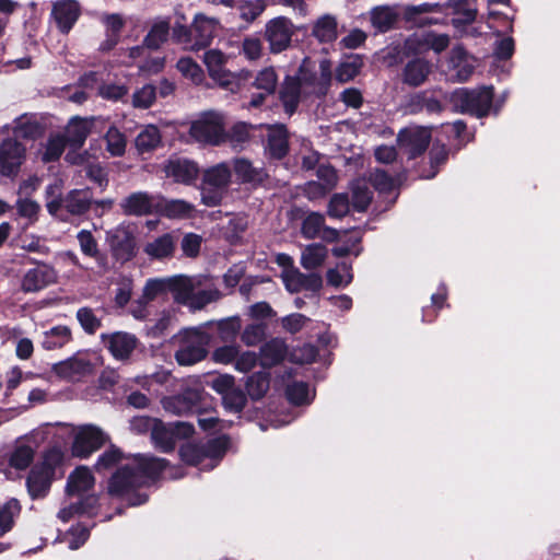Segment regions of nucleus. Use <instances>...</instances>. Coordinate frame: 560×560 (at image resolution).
I'll return each mask as SVG.
<instances>
[{"label": "nucleus", "instance_id": "obj_52", "mask_svg": "<svg viewBox=\"0 0 560 560\" xmlns=\"http://www.w3.org/2000/svg\"><path fill=\"white\" fill-rule=\"evenodd\" d=\"M162 405L166 412L176 416H183L192 410V402L183 395L164 398Z\"/></svg>", "mask_w": 560, "mask_h": 560}, {"label": "nucleus", "instance_id": "obj_60", "mask_svg": "<svg viewBox=\"0 0 560 560\" xmlns=\"http://www.w3.org/2000/svg\"><path fill=\"white\" fill-rule=\"evenodd\" d=\"M156 97V90L151 84H145L141 89L135 91L132 95V105L136 108H149L152 106Z\"/></svg>", "mask_w": 560, "mask_h": 560}, {"label": "nucleus", "instance_id": "obj_15", "mask_svg": "<svg viewBox=\"0 0 560 560\" xmlns=\"http://www.w3.org/2000/svg\"><path fill=\"white\" fill-rule=\"evenodd\" d=\"M93 363L85 354H75L52 365V372L69 382L80 381L93 372Z\"/></svg>", "mask_w": 560, "mask_h": 560}, {"label": "nucleus", "instance_id": "obj_62", "mask_svg": "<svg viewBox=\"0 0 560 560\" xmlns=\"http://www.w3.org/2000/svg\"><path fill=\"white\" fill-rule=\"evenodd\" d=\"M168 291V278L165 279H151L144 288L140 302L149 303L154 300L160 293Z\"/></svg>", "mask_w": 560, "mask_h": 560}, {"label": "nucleus", "instance_id": "obj_19", "mask_svg": "<svg viewBox=\"0 0 560 560\" xmlns=\"http://www.w3.org/2000/svg\"><path fill=\"white\" fill-rule=\"evenodd\" d=\"M158 199L145 191H136L121 200L120 208L127 215H145L156 211Z\"/></svg>", "mask_w": 560, "mask_h": 560}, {"label": "nucleus", "instance_id": "obj_56", "mask_svg": "<svg viewBox=\"0 0 560 560\" xmlns=\"http://www.w3.org/2000/svg\"><path fill=\"white\" fill-rule=\"evenodd\" d=\"M246 388L253 399L261 398L269 388V380L265 373H256L248 377Z\"/></svg>", "mask_w": 560, "mask_h": 560}, {"label": "nucleus", "instance_id": "obj_64", "mask_svg": "<svg viewBox=\"0 0 560 560\" xmlns=\"http://www.w3.org/2000/svg\"><path fill=\"white\" fill-rule=\"evenodd\" d=\"M350 211V202L347 194H336L330 199L328 213L334 218H342Z\"/></svg>", "mask_w": 560, "mask_h": 560}, {"label": "nucleus", "instance_id": "obj_41", "mask_svg": "<svg viewBox=\"0 0 560 560\" xmlns=\"http://www.w3.org/2000/svg\"><path fill=\"white\" fill-rule=\"evenodd\" d=\"M231 180V171L228 164L220 163L208 168L203 174V185H212L225 190Z\"/></svg>", "mask_w": 560, "mask_h": 560}, {"label": "nucleus", "instance_id": "obj_47", "mask_svg": "<svg viewBox=\"0 0 560 560\" xmlns=\"http://www.w3.org/2000/svg\"><path fill=\"white\" fill-rule=\"evenodd\" d=\"M106 150L112 156L124 155L127 147V140L125 135L118 130L115 126L108 128L105 133Z\"/></svg>", "mask_w": 560, "mask_h": 560}, {"label": "nucleus", "instance_id": "obj_26", "mask_svg": "<svg viewBox=\"0 0 560 560\" xmlns=\"http://www.w3.org/2000/svg\"><path fill=\"white\" fill-rule=\"evenodd\" d=\"M371 24L377 33H387L394 30L399 21L400 14L389 5H378L371 10Z\"/></svg>", "mask_w": 560, "mask_h": 560}, {"label": "nucleus", "instance_id": "obj_31", "mask_svg": "<svg viewBox=\"0 0 560 560\" xmlns=\"http://www.w3.org/2000/svg\"><path fill=\"white\" fill-rule=\"evenodd\" d=\"M175 249V241L171 234H163L153 241L148 242L143 252L152 259H164L171 257Z\"/></svg>", "mask_w": 560, "mask_h": 560}, {"label": "nucleus", "instance_id": "obj_24", "mask_svg": "<svg viewBox=\"0 0 560 560\" xmlns=\"http://www.w3.org/2000/svg\"><path fill=\"white\" fill-rule=\"evenodd\" d=\"M325 218L323 214L313 212L308 214L302 223V235L312 240L322 237L326 241H332L337 237V231L324 226Z\"/></svg>", "mask_w": 560, "mask_h": 560}, {"label": "nucleus", "instance_id": "obj_13", "mask_svg": "<svg viewBox=\"0 0 560 560\" xmlns=\"http://www.w3.org/2000/svg\"><path fill=\"white\" fill-rule=\"evenodd\" d=\"M219 30L220 22L218 19L203 13L196 14L190 26V37L194 40L191 49L198 50L209 46L218 35Z\"/></svg>", "mask_w": 560, "mask_h": 560}, {"label": "nucleus", "instance_id": "obj_58", "mask_svg": "<svg viewBox=\"0 0 560 560\" xmlns=\"http://www.w3.org/2000/svg\"><path fill=\"white\" fill-rule=\"evenodd\" d=\"M369 180L381 194H389L394 189V179L385 170L375 168L371 172Z\"/></svg>", "mask_w": 560, "mask_h": 560}, {"label": "nucleus", "instance_id": "obj_9", "mask_svg": "<svg viewBox=\"0 0 560 560\" xmlns=\"http://www.w3.org/2000/svg\"><path fill=\"white\" fill-rule=\"evenodd\" d=\"M107 440V434L101 428L93 424L81 425L74 433L72 454L78 457H88Z\"/></svg>", "mask_w": 560, "mask_h": 560}, {"label": "nucleus", "instance_id": "obj_43", "mask_svg": "<svg viewBox=\"0 0 560 560\" xmlns=\"http://www.w3.org/2000/svg\"><path fill=\"white\" fill-rule=\"evenodd\" d=\"M151 439L154 445L163 452H170L174 448V432L171 427H166L161 421L155 424Z\"/></svg>", "mask_w": 560, "mask_h": 560}, {"label": "nucleus", "instance_id": "obj_8", "mask_svg": "<svg viewBox=\"0 0 560 560\" xmlns=\"http://www.w3.org/2000/svg\"><path fill=\"white\" fill-rule=\"evenodd\" d=\"M295 27L287 16H277L265 25L264 36L271 54H280L287 50L292 43Z\"/></svg>", "mask_w": 560, "mask_h": 560}, {"label": "nucleus", "instance_id": "obj_5", "mask_svg": "<svg viewBox=\"0 0 560 560\" xmlns=\"http://www.w3.org/2000/svg\"><path fill=\"white\" fill-rule=\"evenodd\" d=\"M190 137L197 142L218 145L225 142L224 116L215 110L200 114L189 127Z\"/></svg>", "mask_w": 560, "mask_h": 560}, {"label": "nucleus", "instance_id": "obj_30", "mask_svg": "<svg viewBox=\"0 0 560 560\" xmlns=\"http://www.w3.org/2000/svg\"><path fill=\"white\" fill-rule=\"evenodd\" d=\"M162 143V135L155 125L144 126L135 139V147L139 153H149Z\"/></svg>", "mask_w": 560, "mask_h": 560}, {"label": "nucleus", "instance_id": "obj_40", "mask_svg": "<svg viewBox=\"0 0 560 560\" xmlns=\"http://www.w3.org/2000/svg\"><path fill=\"white\" fill-rule=\"evenodd\" d=\"M234 172L236 176L245 183H260L267 176L264 168L255 167L245 159L234 161Z\"/></svg>", "mask_w": 560, "mask_h": 560}, {"label": "nucleus", "instance_id": "obj_61", "mask_svg": "<svg viewBox=\"0 0 560 560\" xmlns=\"http://www.w3.org/2000/svg\"><path fill=\"white\" fill-rule=\"evenodd\" d=\"M281 278L288 291L292 293L303 291L306 275L302 273L299 269L289 268L288 270H282Z\"/></svg>", "mask_w": 560, "mask_h": 560}, {"label": "nucleus", "instance_id": "obj_10", "mask_svg": "<svg viewBox=\"0 0 560 560\" xmlns=\"http://www.w3.org/2000/svg\"><path fill=\"white\" fill-rule=\"evenodd\" d=\"M106 241L113 253V256L126 262L136 255V238L132 229L129 225H118L107 232Z\"/></svg>", "mask_w": 560, "mask_h": 560}, {"label": "nucleus", "instance_id": "obj_39", "mask_svg": "<svg viewBox=\"0 0 560 560\" xmlns=\"http://www.w3.org/2000/svg\"><path fill=\"white\" fill-rule=\"evenodd\" d=\"M287 354V347L285 343L280 339H272L266 345L262 346L260 350V363L262 366H271L280 361L283 360V358Z\"/></svg>", "mask_w": 560, "mask_h": 560}, {"label": "nucleus", "instance_id": "obj_32", "mask_svg": "<svg viewBox=\"0 0 560 560\" xmlns=\"http://www.w3.org/2000/svg\"><path fill=\"white\" fill-rule=\"evenodd\" d=\"M21 512V505L16 499H10L0 504V537L10 532L13 527L14 517ZM9 548V545L0 542V552Z\"/></svg>", "mask_w": 560, "mask_h": 560}, {"label": "nucleus", "instance_id": "obj_55", "mask_svg": "<svg viewBox=\"0 0 560 560\" xmlns=\"http://www.w3.org/2000/svg\"><path fill=\"white\" fill-rule=\"evenodd\" d=\"M221 296L218 289L209 287L205 289L198 288L195 290L194 295L191 296L189 307L192 310H200L207 304L219 300Z\"/></svg>", "mask_w": 560, "mask_h": 560}, {"label": "nucleus", "instance_id": "obj_37", "mask_svg": "<svg viewBox=\"0 0 560 560\" xmlns=\"http://www.w3.org/2000/svg\"><path fill=\"white\" fill-rule=\"evenodd\" d=\"M409 108L411 113H419L422 110L429 114L440 113L443 109L442 103L428 91L416 93L410 97Z\"/></svg>", "mask_w": 560, "mask_h": 560}, {"label": "nucleus", "instance_id": "obj_48", "mask_svg": "<svg viewBox=\"0 0 560 560\" xmlns=\"http://www.w3.org/2000/svg\"><path fill=\"white\" fill-rule=\"evenodd\" d=\"M177 70L194 84H201L205 80V73L201 67L191 58H180L176 63Z\"/></svg>", "mask_w": 560, "mask_h": 560}, {"label": "nucleus", "instance_id": "obj_3", "mask_svg": "<svg viewBox=\"0 0 560 560\" xmlns=\"http://www.w3.org/2000/svg\"><path fill=\"white\" fill-rule=\"evenodd\" d=\"M494 97V88H459L451 93L450 103L455 112L482 118L489 115Z\"/></svg>", "mask_w": 560, "mask_h": 560}, {"label": "nucleus", "instance_id": "obj_1", "mask_svg": "<svg viewBox=\"0 0 560 560\" xmlns=\"http://www.w3.org/2000/svg\"><path fill=\"white\" fill-rule=\"evenodd\" d=\"M120 464V468L114 474L109 481L108 491L112 494L122 495L130 490L141 487L166 469V462L162 458L132 455L124 457L116 447H110L97 459L95 468L101 470L110 469Z\"/></svg>", "mask_w": 560, "mask_h": 560}, {"label": "nucleus", "instance_id": "obj_33", "mask_svg": "<svg viewBox=\"0 0 560 560\" xmlns=\"http://www.w3.org/2000/svg\"><path fill=\"white\" fill-rule=\"evenodd\" d=\"M312 35L320 43H330L337 38V20L330 14L319 16L313 24Z\"/></svg>", "mask_w": 560, "mask_h": 560}, {"label": "nucleus", "instance_id": "obj_57", "mask_svg": "<svg viewBox=\"0 0 560 560\" xmlns=\"http://www.w3.org/2000/svg\"><path fill=\"white\" fill-rule=\"evenodd\" d=\"M246 401V395L238 387H234L222 398L224 409L232 413H240L244 409Z\"/></svg>", "mask_w": 560, "mask_h": 560}, {"label": "nucleus", "instance_id": "obj_34", "mask_svg": "<svg viewBox=\"0 0 560 560\" xmlns=\"http://www.w3.org/2000/svg\"><path fill=\"white\" fill-rule=\"evenodd\" d=\"M72 338L71 329L68 326L58 325L43 334L42 346L46 350L62 348Z\"/></svg>", "mask_w": 560, "mask_h": 560}, {"label": "nucleus", "instance_id": "obj_54", "mask_svg": "<svg viewBox=\"0 0 560 560\" xmlns=\"http://www.w3.org/2000/svg\"><path fill=\"white\" fill-rule=\"evenodd\" d=\"M373 192L366 186L352 182V210L363 212L371 205Z\"/></svg>", "mask_w": 560, "mask_h": 560}, {"label": "nucleus", "instance_id": "obj_44", "mask_svg": "<svg viewBox=\"0 0 560 560\" xmlns=\"http://www.w3.org/2000/svg\"><path fill=\"white\" fill-rule=\"evenodd\" d=\"M240 54L247 61H257L264 55V45L261 39L255 35L245 36L240 44Z\"/></svg>", "mask_w": 560, "mask_h": 560}, {"label": "nucleus", "instance_id": "obj_29", "mask_svg": "<svg viewBox=\"0 0 560 560\" xmlns=\"http://www.w3.org/2000/svg\"><path fill=\"white\" fill-rule=\"evenodd\" d=\"M95 479L91 470L85 466L75 468L68 477V494H79L90 490L94 486Z\"/></svg>", "mask_w": 560, "mask_h": 560}, {"label": "nucleus", "instance_id": "obj_16", "mask_svg": "<svg viewBox=\"0 0 560 560\" xmlns=\"http://www.w3.org/2000/svg\"><path fill=\"white\" fill-rule=\"evenodd\" d=\"M101 338L116 360H127L137 347V338L129 332L103 334Z\"/></svg>", "mask_w": 560, "mask_h": 560}, {"label": "nucleus", "instance_id": "obj_51", "mask_svg": "<svg viewBox=\"0 0 560 560\" xmlns=\"http://www.w3.org/2000/svg\"><path fill=\"white\" fill-rule=\"evenodd\" d=\"M66 143L67 140L63 137V135H51L45 145L44 152L42 154V160L44 162H51L58 160L65 150Z\"/></svg>", "mask_w": 560, "mask_h": 560}, {"label": "nucleus", "instance_id": "obj_4", "mask_svg": "<svg viewBox=\"0 0 560 560\" xmlns=\"http://www.w3.org/2000/svg\"><path fill=\"white\" fill-rule=\"evenodd\" d=\"M179 348L175 359L179 365H192L203 360L208 353L210 337L199 328H186L175 336Z\"/></svg>", "mask_w": 560, "mask_h": 560}, {"label": "nucleus", "instance_id": "obj_63", "mask_svg": "<svg viewBox=\"0 0 560 560\" xmlns=\"http://www.w3.org/2000/svg\"><path fill=\"white\" fill-rule=\"evenodd\" d=\"M34 457L33 448L28 445L18 446L10 456V465L16 469H25Z\"/></svg>", "mask_w": 560, "mask_h": 560}, {"label": "nucleus", "instance_id": "obj_35", "mask_svg": "<svg viewBox=\"0 0 560 560\" xmlns=\"http://www.w3.org/2000/svg\"><path fill=\"white\" fill-rule=\"evenodd\" d=\"M102 22L105 25L107 38L101 45L102 50H109L118 43V36L125 25L124 18L118 13L104 14Z\"/></svg>", "mask_w": 560, "mask_h": 560}, {"label": "nucleus", "instance_id": "obj_28", "mask_svg": "<svg viewBox=\"0 0 560 560\" xmlns=\"http://www.w3.org/2000/svg\"><path fill=\"white\" fill-rule=\"evenodd\" d=\"M194 209V205L182 199H158L156 212L170 219L188 218L191 215Z\"/></svg>", "mask_w": 560, "mask_h": 560}, {"label": "nucleus", "instance_id": "obj_2", "mask_svg": "<svg viewBox=\"0 0 560 560\" xmlns=\"http://www.w3.org/2000/svg\"><path fill=\"white\" fill-rule=\"evenodd\" d=\"M330 81L329 63L323 61L319 66V73L311 72L305 65L300 69L296 78H288L281 90V100L285 113L292 115L302 96L323 95Z\"/></svg>", "mask_w": 560, "mask_h": 560}, {"label": "nucleus", "instance_id": "obj_23", "mask_svg": "<svg viewBox=\"0 0 560 560\" xmlns=\"http://www.w3.org/2000/svg\"><path fill=\"white\" fill-rule=\"evenodd\" d=\"M318 182H310L306 186L308 198L314 199L326 195L335 188L338 182L336 171L327 165H320L317 170Z\"/></svg>", "mask_w": 560, "mask_h": 560}, {"label": "nucleus", "instance_id": "obj_38", "mask_svg": "<svg viewBox=\"0 0 560 560\" xmlns=\"http://www.w3.org/2000/svg\"><path fill=\"white\" fill-rule=\"evenodd\" d=\"M327 248L322 244H310L305 246L301 255V265L306 270L320 267L327 258Z\"/></svg>", "mask_w": 560, "mask_h": 560}, {"label": "nucleus", "instance_id": "obj_21", "mask_svg": "<svg viewBox=\"0 0 560 560\" xmlns=\"http://www.w3.org/2000/svg\"><path fill=\"white\" fill-rule=\"evenodd\" d=\"M431 70L432 65L427 59L412 58L402 68L401 81L408 86L418 88L427 81Z\"/></svg>", "mask_w": 560, "mask_h": 560}, {"label": "nucleus", "instance_id": "obj_11", "mask_svg": "<svg viewBox=\"0 0 560 560\" xmlns=\"http://www.w3.org/2000/svg\"><path fill=\"white\" fill-rule=\"evenodd\" d=\"M431 131L424 127L404 128L398 132L399 148L408 155L409 160L421 156L431 142Z\"/></svg>", "mask_w": 560, "mask_h": 560}, {"label": "nucleus", "instance_id": "obj_18", "mask_svg": "<svg viewBox=\"0 0 560 560\" xmlns=\"http://www.w3.org/2000/svg\"><path fill=\"white\" fill-rule=\"evenodd\" d=\"M203 285L201 278L183 275L168 278V291L177 303L189 307L195 290Z\"/></svg>", "mask_w": 560, "mask_h": 560}, {"label": "nucleus", "instance_id": "obj_22", "mask_svg": "<svg viewBox=\"0 0 560 560\" xmlns=\"http://www.w3.org/2000/svg\"><path fill=\"white\" fill-rule=\"evenodd\" d=\"M52 14L59 30L68 33L80 15V7L74 0H59L54 4Z\"/></svg>", "mask_w": 560, "mask_h": 560}, {"label": "nucleus", "instance_id": "obj_17", "mask_svg": "<svg viewBox=\"0 0 560 560\" xmlns=\"http://www.w3.org/2000/svg\"><path fill=\"white\" fill-rule=\"evenodd\" d=\"M163 170L167 177L186 185L195 182L199 175L198 165L194 161L184 158H171L164 164Z\"/></svg>", "mask_w": 560, "mask_h": 560}, {"label": "nucleus", "instance_id": "obj_27", "mask_svg": "<svg viewBox=\"0 0 560 560\" xmlns=\"http://www.w3.org/2000/svg\"><path fill=\"white\" fill-rule=\"evenodd\" d=\"M267 151L275 159H281L288 151V135L283 125L268 127Z\"/></svg>", "mask_w": 560, "mask_h": 560}, {"label": "nucleus", "instance_id": "obj_20", "mask_svg": "<svg viewBox=\"0 0 560 560\" xmlns=\"http://www.w3.org/2000/svg\"><path fill=\"white\" fill-rule=\"evenodd\" d=\"M97 122L96 118L72 117L67 127L63 137L67 143L72 148H81L88 136L93 131Z\"/></svg>", "mask_w": 560, "mask_h": 560}, {"label": "nucleus", "instance_id": "obj_46", "mask_svg": "<svg viewBox=\"0 0 560 560\" xmlns=\"http://www.w3.org/2000/svg\"><path fill=\"white\" fill-rule=\"evenodd\" d=\"M314 396V390L302 382L292 383L287 387V397L294 405H308Z\"/></svg>", "mask_w": 560, "mask_h": 560}, {"label": "nucleus", "instance_id": "obj_12", "mask_svg": "<svg viewBox=\"0 0 560 560\" xmlns=\"http://www.w3.org/2000/svg\"><path fill=\"white\" fill-rule=\"evenodd\" d=\"M26 158L25 147L15 139H3L0 143V174L14 176Z\"/></svg>", "mask_w": 560, "mask_h": 560}, {"label": "nucleus", "instance_id": "obj_14", "mask_svg": "<svg viewBox=\"0 0 560 560\" xmlns=\"http://www.w3.org/2000/svg\"><path fill=\"white\" fill-rule=\"evenodd\" d=\"M56 270L46 264H37L26 270L21 279V290L25 293L38 292L57 281Z\"/></svg>", "mask_w": 560, "mask_h": 560}, {"label": "nucleus", "instance_id": "obj_50", "mask_svg": "<svg viewBox=\"0 0 560 560\" xmlns=\"http://www.w3.org/2000/svg\"><path fill=\"white\" fill-rule=\"evenodd\" d=\"M278 84V74L273 67H266L258 71L253 85L265 92L272 94Z\"/></svg>", "mask_w": 560, "mask_h": 560}, {"label": "nucleus", "instance_id": "obj_45", "mask_svg": "<svg viewBox=\"0 0 560 560\" xmlns=\"http://www.w3.org/2000/svg\"><path fill=\"white\" fill-rule=\"evenodd\" d=\"M18 215L26 220L27 225H32L38 220L40 206L37 201L28 197H19L15 201Z\"/></svg>", "mask_w": 560, "mask_h": 560}, {"label": "nucleus", "instance_id": "obj_59", "mask_svg": "<svg viewBox=\"0 0 560 560\" xmlns=\"http://www.w3.org/2000/svg\"><path fill=\"white\" fill-rule=\"evenodd\" d=\"M77 319L82 329L89 335L95 334L101 327V319L95 315L94 311L89 307L79 308Z\"/></svg>", "mask_w": 560, "mask_h": 560}, {"label": "nucleus", "instance_id": "obj_25", "mask_svg": "<svg viewBox=\"0 0 560 560\" xmlns=\"http://www.w3.org/2000/svg\"><path fill=\"white\" fill-rule=\"evenodd\" d=\"M52 476L49 467H33L26 481L32 499L45 497L50 488Z\"/></svg>", "mask_w": 560, "mask_h": 560}, {"label": "nucleus", "instance_id": "obj_49", "mask_svg": "<svg viewBox=\"0 0 560 560\" xmlns=\"http://www.w3.org/2000/svg\"><path fill=\"white\" fill-rule=\"evenodd\" d=\"M170 23L167 21H159L151 27L149 34L144 38V45L151 49H158L164 44L168 37Z\"/></svg>", "mask_w": 560, "mask_h": 560}, {"label": "nucleus", "instance_id": "obj_6", "mask_svg": "<svg viewBox=\"0 0 560 560\" xmlns=\"http://www.w3.org/2000/svg\"><path fill=\"white\" fill-rule=\"evenodd\" d=\"M228 61L229 56L219 49H209L203 54V63L209 77L220 86L233 91L238 88L241 80L248 79L250 72L245 69L232 72L225 68Z\"/></svg>", "mask_w": 560, "mask_h": 560}, {"label": "nucleus", "instance_id": "obj_42", "mask_svg": "<svg viewBox=\"0 0 560 560\" xmlns=\"http://www.w3.org/2000/svg\"><path fill=\"white\" fill-rule=\"evenodd\" d=\"M91 200L89 190H72L65 199V207L72 214H81L89 209Z\"/></svg>", "mask_w": 560, "mask_h": 560}, {"label": "nucleus", "instance_id": "obj_36", "mask_svg": "<svg viewBox=\"0 0 560 560\" xmlns=\"http://www.w3.org/2000/svg\"><path fill=\"white\" fill-rule=\"evenodd\" d=\"M12 131L15 140L35 139L42 135V127L33 117L22 115L14 120Z\"/></svg>", "mask_w": 560, "mask_h": 560}, {"label": "nucleus", "instance_id": "obj_53", "mask_svg": "<svg viewBox=\"0 0 560 560\" xmlns=\"http://www.w3.org/2000/svg\"><path fill=\"white\" fill-rule=\"evenodd\" d=\"M266 0L243 1L238 5L240 16L247 23H252L266 10Z\"/></svg>", "mask_w": 560, "mask_h": 560}, {"label": "nucleus", "instance_id": "obj_7", "mask_svg": "<svg viewBox=\"0 0 560 560\" xmlns=\"http://www.w3.org/2000/svg\"><path fill=\"white\" fill-rule=\"evenodd\" d=\"M228 446L225 436L210 441L206 445L187 444L180 448L182 459L201 469L214 468L223 456Z\"/></svg>", "mask_w": 560, "mask_h": 560}]
</instances>
